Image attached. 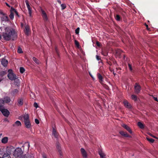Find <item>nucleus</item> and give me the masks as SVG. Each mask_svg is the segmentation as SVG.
Listing matches in <instances>:
<instances>
[{"label": "nucleus", "mask_w": 158, "mask_h": 158, "mask_svg": "<svg viewBox=\"0 0 158 158\" xmlns=\"http://www.w3.org/2000/svg\"><path fill=\"white\" fill-rule=\"evenodd\" d=\"M18 52L19 53H21L23 52L22 49L21 48L19 47L18 50Z\"/></svg>", "instance_id": "41"}, {"label": "nucleus", "mask_w": 158, "mask_h": 158, "mask_svg": "<svg viewBox=\"0 0 158 158\" xmlns=\"http://www.w3.org/2000/svg\"><path fill=\"white\" fill-rule=\"evenodd\" d=\"M34 106L35 107H36V108H37V107H38V104L37 103H36L35 102L34 103Z\"/></svg>", "instance_id": "47"}, {"label": "nucleus", "mask_w": 158, "mask_h": 158, "mask_svg": "<svg viewBox=\"0 0 158 158\" xmlns=\"http://www.w3.org/2000/svg\"><path fill=\"white\" fill-rule=\"evenodd\" d=\"M114 18L117 21H120L121 19V17L118 15H114Z\"/></svg>", "instance_id": "28"}, {"label": "nucleus", "mask_w": 158, "mask_h": 158, "mask_svg": "<svg viewBox=\"0 0 158 158\" xmlns=\"http://www.w3.org/2000/svg\"><path fill=\"white\" fill-rule=\"evenodd\" d=\"M131 98L135 101H136L137 100V96L133 94L131 95Z\"/></svg>", "instance_id": "38"}, {"label": "nucleus", "mask_w": 158, "mask_h": 158, "mask_svg": "<svg viewBox=\"0 0 158 158\" xmlns=\"http://www.w3.org/2000/svg\"><path fill=\"white\" fill-rule=\"evenodd\" d=\"M25 3H26V4L27 3H29V2H28V0H25Z\"/></svg>", "instance_id": "58"}, {"label": "nucleus", "mask_w": 158, "mask_h": 158, "mask_svg": "<svg viewBox=\"0 0 158 158\" xmlns=\"http://www.w3.org/2000/svg\"><path fill=\"white\" fill-rule=\"evenodd\" d=\"M11 9L12 11H13V12H14L16 14V15L18 17H19V14L18 12L15 9L13 8V7H11Z\"/></svg>", "instance_id": "33"}, {"label": "nucleus", "mask_w": 158, "mask_h": 158, "mask_svg": "<svg viewBox=\"0 0 158 158\" xmlns=\"http://www.w3.org/2000/svg\"><path fill=\"white\" fill-rule=\"evenodd\" d=\"M55 50L56 53L58 55V56H59V54L58 49L56 47H55Z\"/></svg>", "instance_id": "44"}, {"label": "nucleus", "mask_w": 158, "mask_h": 158, "mask_svg": "<svg viewBox=\"0 0 158 158\" xmlns=\"http://www.w3.org/2000/svg\"><path fill=\"white\" fill-rule=\"evenodd\" d=\"M148 134L149 135H150L151 136L153 137V138H155L156 139H158V138L157 137H156V136H153V135H152L151 133H148Z\"/></svg>", "instance_id": "45"}, {"label": "nucleus", "mask_w": 158, "mask_h": 158, "mask_svg": "<svg viewBox=\"0 0 158 158\" xmlns=\"http://www.w3.org/2000/svg\"><path fill=\"white\" fill-rule=\"evenodd\" d=\"M123 103L125 106L127 108L130 109L131 108V104L127 101H124Z\"/></svg>", "instance_id": "17"}, {"label": "nucleus", "mask_w": 158, "mask_h": 158, "mask_svg": "<svg viewBox=\"0 0 158 158\" xmlns=\"http://www.w3.org/2000/svg\"><path fill=\"white\" fill-rule=\"evenodd\" d=\"M135 91L136 93H139L140 91L141 87L137 83H136L135 85Z\"/></svg>", "instance_id": "6"}, {"label": "nucleus", "mask_w": 158, "mask_h": 158, "mask_svg": "<svg viewBox=\"0 0 158 158\" xmlns=\"http://www.w3.org/2000/svg\"><path fill=\"white\" fill-rule=\"evenodd\" d=\"M19 91L17 89H15L12 92V93L13 95H15L18 93Z\"/></svg>", "instance_id": "35"}, {"label": "nucleus", "mask_w": 158, "mask_h": 158, "mask_svg": "<svg viewBox=\"0 0 158 158\" xmlns=\"http://www.w3.org/2000/svg\"><path fill=\"white\" fill-rule=\"evenodd\" d=\"M1 35H0V40H1Z\"/></svg>", "instance_id": "63"}, {"label": "nucleus", "mask_w": 158, "mask_h": 158, "mask_svg": "<svg viewBox=\"0 0 158 158\" xmlns=\"http://www.w3.org/2000/svg\"><path fill=\"white\" fill-rule=\"evenodd\" d=\"M26 4L28 10L29 16L30 17H31L32 15V10L31 8L29 3H27Z\"/></svg>", "instance_id": "16"}, {"label": "nucleus", "mask_w": 158, "mask_h": 158, "mask_svg": "<svg viewBox=\"0 0 158 158\" xmlns=\"http://www.w3.org/2000/svg\"><path fill=\"white\" fill-rule=\"evenodd\" d=\"M11 101V100L10 99V98L9 97H5L4 98V102L6 103H8L9 102H10Z\"/></svg>", "instance_id": "21"}, {"label": "nucleus", "mask_w": 158, "mask_h": 158, "mask_svg": "<svg viewBox=\"0 0 158 158\" xmlns=\"http://www.w3.org/2000/svg\"><path fill=\"white\" fill-rule=\"evenodd\" d=\"M0 111L5 117H8L9 116L10 114L9 111L5 109L3 106L0 105Z\"/></svg>", "instance_id": "3"}, {"label": "nucleus", "mask_w": 158, "mask_h": 158, "mask_svg": "<svg viewBox=\"0 0 158 158\" xmlns=\"http://www.w3.org/2000/svg\"><path fill=\"white\" fill-rule=\"evenodd\" d=\"M14 150V148L13 146L7 147L6 150V152L8 153L10 155L12 152H13Z\"/></svg>", "instance_id": "8"}, {"label": "nucleus", "mask_w": 158, "mask_h": 158, "mask_svg": "<svg viewBox=\"0 0 158 158\" xmlns=\"http://www.w3.org/2000/svg\"><path fill=\"white\" fill-rule=\"evenodd\" d=\"M17 35L16 33L13 29L6 28L5 29V32L3 34V37L5 40L10 38L12 37L14 38Z\"/></svg>", "instance_id": "1"}, {"label": "nucleus", "mask_w": 158, "mask_h": 158, "mask_svg": "<svg viewBox=\"0 0 158 158\" xmlns=\"http://www.w3.org/2000/svg\"><path fill=\"white\" fill-rule=\"evenodd\" d=\"M75 44L77 47L78 48H80L79 43L77 40H75Z\"/></svg>", "instance_id": "37"}, {"label": "nucleus", "mask_w": 158, "mask_h": 158, "mask_svg": "<svg viewBox=\"0 0 158 158\" xmlns=\"http://www.w3.org/2000/svg\"><path fill=\"white\" fill-rule=\"evenodd\" d=\"M145 26H146V29L148 30H149V29H150V28H148V25L146 24H145Z\"/></svg>", "instance_id": "54"}, {"label": "nucleus", "mask_w": 158, "mask_h": 158, "mask_svg": "<svg viewBox=\"0 0 158 158\" xmlns=\"http://www.w3.org/2000/svg\"><path fill=\"white\" fill-rule=\"evenodd\" d=\"M56 148L58 150V152H62L61 150V148L60 146V144L59 142H57L56 143Z\"/></svg>", "instance_id": "20"}, {"label": "nucleus", "mask_w": 158, "mask_h": 158, "mask_svg": "<svg viewBox=\"0 0 158 158\" xmlns=\"http://www.w3.org/2000/svg\"><path fill=\"white\" fill-rule=\"evenodd\" d=\"M28 148H29L30 147V145H29V142H28Z\"/></svg>", "instance_id": "62"}, {"label": "nucleus", "mask_w": 158, "mask_h": 158, "mask_svg": "<svg viewBox=\"0 0 158 158\" xmlns=\"http://www.w3.org/2000/svg\"><path fill=\"white\" fill-rule=\"evenodd\" d=\"M96 44L98 46V47L100 46V43L99 42H98V41H97L96 42Z\"/></svg>", "instance_id": "52"}, {"label": "nucleus", "mask_w": 158, "mask_h": 158, "mask_svg": "<svg viewBox=\"0 0 158 158\" xmlns=\"http://www.w3.org/2000/svg\"><path fill=\"white\" fill-rule=\"evenodd\" d=\"M10 154H9L7 152H6L5 153H4L3 155V156L2 158H6L8 157L9 156H10Z\"/></svg>", "instance_id": "31"}, {"label": "nucleus", "mask_w": 158, "mask_h": 158, "mask_svg": "<svg viewBox=\"0 0 158 158\" xmlns=\"http://www.w3.org/2000/svg\"><path fill=\"white\" fill-rule=\"evenodd\" d=\"M6 4L7 6H8L9 7H10V6L6 2Z\"/></svg>", "instance_id": "57"}, {"label": "nucleus", "mask_w": 158, "mask_h": 158, "mask_svg": "<svg viewBox=\"0 0 158 158\" xmlns=\"http://www.w3.org/2000/svg\"><path fill=\"white\" fill-rule=\"evenodd\" d=\"M104 86L106 89H108L109 87H108V86L107 85H104Z\"/></svg>", "instance_id": "51"}, {"label": "nucleus", "mask_w": 158, "mask_h": 158, "mask_svg": "<svg viewBox=\"0 0 158 158\" xmlns=\"http://www.w3.org/2000/svg\"><path fill=\"white\" fill-rule=\"evenodd\" d=\"M30 31L29 27L28 26H26L25 27V29L24 30V32L26 35H28Z\"/></svg>", "instance_id": "18"}, {"label": "nucleus", "mask_w": 158, "mask_h": 158, "mask_svg": "<svg viewBox=\"0 0 158 158\" xmlns=\"http://www.w3.org/2000/svg\"><path fill=\"white\" fill-rule=\"evenodd\" d=\"M122 126L125 129H126L130 134H132V131L131 130L130 127L125 124H123Z\"/></svg>", "instance_id": "9"}, {"label": "nucleus", "mask_w": 158, "mask_h": 158, "mask_svg": "<svg viewBox=\"0 0 158 158\" xmlns=\"http://www.w3.org/2000/svg\"><path fill=\"white\" fill-rule=\"evenodd\" d=\"M96 57L97 60H101V57L98 55H96Z\"/></svg>", "instance_id": "48"}, {"label": "nucleus", "mask_w": 158, "mask_h": 158, "mask_svg": "<svg viewBox=\"0 0 158 158\" xmlns=\"http://www.w3.org/2000/svg\"><path fill=\"white\" fill-rule=\"evenodd\" d=\"M23 153V151L20 148H17L14 150L13 155L15 157H18L21 156Z\"/></svg>", "instance_id": "2"}, {"label": "nucleus", "mask_w": 158, "mask_h": 158, "mask_svg": "<svg viewBox=\"0 0 158 158\" xmlns=\"http://www.w3.org/2000/svg\"><path fill=\"white\" fill-rule=\"evenodd\" d=\"M81 151L83 158H87V154L85 149L83 148H81Z\"/></svg>", "instance_id": "7"}, {"label": "nucleus", "mask_w": 158, "mask_h": 158, "mask_svg": "<svg viewBox=\"0 0 158 158\" xmlns=\"http://www.w3.org/2000/svg\"><path fill=\"white\" fill-rule=\"evenodd\" d=\"M10 71H12L11 69H9L8 71V72H9V73L7 75L8 78L11 81L15 80L17 79L16 75L13 73H10Z\"/></svg>", "instance_id": "4"}, {"label": "nucleus", "mask_w": 158, "mask_h": 158, "mask_svg": "<svg viewBox=\"0 0 158 158\" xmlns=\"http://www.w3.org/2000/svg\"><path fill=\"white\" fill-rule=\"evenodd\" d=\"M57 2L59 4H61V1L60 0H58L57 1Z\"/></svg>", "instance_id": "56"}, {"label": "nucleus", "mask_w": 158, "mask_h": 158, "mask_svg": "<svg viewBox=\"0 0 158 158\" xmlns=\"http://www.w3.org/2000/svg\"><path fill=\"white\" fill-rule=\"evenodd\" d=\"M23 98H19L17 100V105L19 106H21L23 104Z\"/></svg>", "instance_id": "11"}, {"label": "nucleus", "mask_w": 158, "mask_h": 158, "mask_svg": "<svg viewBox=\"0 0 158 158\" xmlns=\"http://www.w3.org/2000/svg\"><path fill=\"white\" fill-rule=\"evenodd\" d=\"M32 59L36 64H39L40 63V61L36 58L33 57Z\"/></svg>", "instance_id": "34"}, {"label": "nucleus", "mask_w": 158, "mask_h": 158, "mask_svg": "<svg viewBox=\"0 0 158 158\" xmlns=\"http://www.w3.org/2000/svg\"><path fill=\"white\" fill-rule=\"evenodd\" d=\"M21 26H22V27L23 26V24L22 23H21Z\"/></svg>", "instance_id": "64"}, {"label": "nucleus", "mask_w": 158, "mask_h": 158, "mask_svg": "<svg viewBox=\"0 0 158 158\" xmlns=\"http://www.w3.org/2000/svg\"><path fill=\"white\" fill-rule=\"evenodd\" d=\"M119 133L123 136L125 137H128L131 138V136L129 135L126 132H125L123 131H120Z\"/></svg>", "instance_id": "12"}, {"label": "nucleus", "mask_w": 158, "mask_h": 158, "mask_svg": "<svg viewBox=\"0 0 158 158\" xmlns=\"http://www.w3.org/2000/svg\"><path fill=\"white\" fill-rule=\"evenodd\" d=\"M61 6L62 8V10H64L65 9L66 7V5L65 4H61Z\"/></svg>", "instance_id": "40"}, {"label": "nucleus", "mask_w": 158, "mask_h": 158, "mask_svg": "<svg viewBox=\"0 0 158 158\" xmlns=\"http://www.w3.org/2000/svg\"><path fill=\"white\" fill-rule=\"evenodd\" d=\"M152 97H153V99L155 101L158 102V99H157V97H153V96H152Z\"/></svg>", "instance_id": "50"}, {"label": "nucleus", "mask_w": 158, "mask_h": 158, "mask_svg": "<svg viewBox=\"0 0 158 158\" xmlns=\"http://www.w3.org/2000/svg\"><path fill=\"white\" fill-rule=\"evenodd\" d=\"M43 158H47L45 154H44L43 155Z\"/></svg>", "instance_id": "55"}, {"label": "nucleus", "mask_w": 158, "mask_h": 158, "mask_svg": "<svg viewBox=\"0 0 158 158\" xmlns=\"http://www.w3.org/2000/svg\"><path fill=\"white\" fill-rule=\"evenodd\" d=\"M146 139L150 143H153L154 141V139H153L149 138L148 137H146Z\"/></svg>", "instance_id": "32"}, {"label": "nucleus", "mask_w": 158, "mask_h": 158, "mask_svg": "<svg viewBox=\"0 0 158 158\" xmlns=\"http://www.w3.org/2000/svg\"><path fill=\"white\" fill-rule=\"evenodd\" d=\"M80 28L79 27L77 28L75 30V33L77 34L79 33Z\"/></svg>", "instance_id": "42"}, {"label": "nucleus", "mask_w": 158, "mask_h": 158, "mask_svg": "<svg viewBox=\"0 0 158 158\" xmlns=\"http://www.w3.org/2000/svg\"><path fill=\"white\" fill-rule=\"evenodd\" d=\"M52 133L55 138H57L58 137V133L56 132V130L54 128L53 129Z\"/></svg>", "instance_id": "22"}, {"label": "nucleus", "mask_w": 158, "mask_h": 158, "mask_svg": "<svg viewBox=\"0 0 158 158\" xmlns=\"http://www.w3.org/2000/svg\"><path fill=\"white\" fill-rule=\"evenodd\" d=\"M98 153L100 156V158H106V155L102 150L99 149L98 151Z\"/></svg>", "instance_id": "10"}, {"label": "nucleus", "mask_w": 158, "mask_h": 158, "mask_svg": "<svg viewBox=\"0 0 158 158\" xmlns=\"http://www.w3.org/2000/svg\"><path fill=\"white\" fill-rule=\"evenodd\" d=\"M11 20H13L14 18V15L13 11H12L10 9V14L9 16Z\"/></svg>", "instance_id": "27"}, {"label": "nucleus", "mask_w": 158, "mask_h": 158, "mask_svg": "<svg viewBox=\"0 0 158 158\" xmlns=\"http://www.w3.org/2000/svg\"><path fill=\"white\" fill-rule=\"evenodd\" d=\"M116 54L118 56H120L122 53V52L121 50L119 49H115V50Z\"/></svg>", "instance_id": "26"}, {"label": "nucleus", "mask_w": 158, "mask_h": 158, "mask_svg": "<svg viewBox=\"0 0 158 158\" xmlns=\"http://www.w3.org/2000/svg\"><path fill=\"white\" fill-rule=\"evenodd\" d=\"M7 73L6 71H1L0 72V76L2 77Z\"/></svg>", "instance_id": "30"}, {"label": "nucleus", "mask_w": 158, "mask_h": 158, "mask_svg": "<svg viewBox=\"0 0 158 158\" xmlns=\"http://www.w3.org/2000/svg\"><path fill=\"white\" fill-rule=\"evenodd\" d=\"M0 14L1 15H2L3 16L6 15V14H5V13H4L2 11H0Z\"/></svg>", "instance_id": "53"}, {"label": "nucleus", "mask_w": 158, "mask_h": 158, "mask_svg": "<svg viewBox=\"0 0 158 158\" xmlns=\"http://www.w3.org/2000/svg\"><path fill=\"white\" fill-rule=\"evenodd\" d=\"M110 71H114L113 69H112L111 68H110Z\"/></svg>", "instance_id": "59"}, {"label": "nucleus", "mask_w": 158, "mask_h": 158, "mask_svg": "<svg viewBox=\"0 0 158 158\" xmlns=\"http://www.w3.org/2000/svg\"><path fill=\"white\" fill-rule=\"evenodd\" d=\"M21 126V124L20 121H16L15 123V124H13V126L14 127L15 126Z\"/></svg>", "instance_id": "23"}, {"label": "nucleus", "mask_w": 158, "mask_h": 158, "mask_svg": "<svg viewBox=\"0 0 158 158\" xmlns=\"http://www.w3.org/2000/svg\"><path fill=\"white\" fill-rule=\"evenodd\" d=\"M2 19V21H8L9 20L8 17L7 15H6L3 16Z\"/></svg>", "instance_id": "25"}, {"label": "nucleus", "mask_w": 158, "mask_h": 158, "mask_svg": "<svg viewBox=\"0 0 158 158\" xmlns=\"http://www.w3.org/2000/svg\"><path fill=\"white\" fill-rule=\"evenodd\" d=\"M21 116L24 119V122L25 121H27L30 120L29 119V116L28 114H23Z\"/></svg>", "instance_id": "15"}, {"label": "nucleus", "mask_w": 158, "mask_h": 158, "mask_svg": "<svg viewBox=\"0 0 158 158\" xmlns=\"http://www.w3.org/2000/svg\"><path fill=\"white\" fill-rule=\"evenodd\" d=\"M8 140V138L6 137H4L2 140V142L4 143H6Z\"/></svg>", "instance_id": "24"}, {"label": "nucleus", "mask_w": 158, "mask_h": 158, "mask_svg": "<svg viewBox=\"0 0 158 158\" xmlns=\"http://www.w3.org/2000/svg\"><path fill=\"white\" fill-rule=\"evenodd\" d=\"M24 124L26 127L27 128H29L31 126V124L30 120L24 121Z\"/></svg>", "instance_id": "13"}, {"label": "nucleus", "mask_w": 158, "mask_h": 158, "mask_svg": "<svg viewBox=\"0 0 158 158\" xmlns=\"http://www.w3.org/2000/svg\"><path fill=\"white\" fill-rule=\"evenodd\" d=\"M2 133H0V137H1V136H2Z\"/></svg>", "instance_id": "61"}, {"label": "nucleus", "mask_w": 158, "mask_h": 158, "mask_svg": "<svg viewBox=\"0 0 158 158\" xmlns=\"http://www.w3.org/2000/svg\"><path fill=\"white\" fill-rule=\"evenodd\" d=\"M113 73L114 74V76H115V75L116 74V73H115L114 71H113Z\"/></svg>", "instance_id": "60"}, {"label": "nucleus", "mask_w": 158, "mask_h": 158, "mask_svg": "<svg viewBox=\"0 0 158 158\" xmlns=\"http://www.w3.org/2000/svg\"><path fill=\"white\" fill-rule=\"evenodd\" d=\"M128 67H129V68L130 70L131 71H132V68L131 67V65L130 64H128Z\"/></svg>", "instance_id": "43"}, {"label": "nucleus", "mask_w": 158, "mask_h": 158, "mask_svg": "<svg viewBox=\"0 0 158 158\" xmlns=\"http://www.w3.org/2000/svg\"><path fill=\"white\" fill-rule=\"evenodd\" d=\"M19 158H30V155L29 154H26Z\"/></svg>", "instance_id": "36"}, {"label": "nucleus", "mask_w": 158, "mask_h": 158, "mask_svg": "<svg viewBox=\"0 0 158 158\" xmlns=\"http://www.w3.org/2000/svg\"><path fill=\"white\" fill-rule=\"evenodd\" d=\"M25 71V69L23 67H20V72L21 73H23Z\"/></svg>", "instance_id": "39"}, {"label": "nucleus", "mask_w": 158, "mask_h": 158, "mask_svg": "<svg viewBox=\"0 0 158 158\" xmlns=\"http://www.w3.org/2000/svg\"><path fill=\"white\" fill-rule=\"evenodd\" d=\"M60 154V158H62V152H59Z\"/></svg>", "instance_id": "49"}, {"label": "nucleus", "mask_w": 158, "mask_h": 158, "mask_svg": "<svg viewBox=\"0 0 158 158\" xmlns=\"http://www.w3.org/2000/svg\"><path fill=\"white\" fill-rule=\"evenodd\" d=\"M97 76L98 79H99V82L102 84V82L103 81V78L102 75L99 73L97 74Z\"/></svg>", "instance_id": "19"}, {"label": "nucleus", "mask_w": 158, "mask_h": 158, "mask_svg": "<svg viewBox=\"0 0 158 158\" xmlns=\"http://www.w3.org/2000/svg\"><path fill=\"white\" fill-rule=\"evenodd\" d=\"M35 123H36L37 124L39 123V120L37 119H35Z\"/></svg>", "instance_id": "46"}, {"label": "nucleus", "mask_w": 158, "mask_h": 158, "mask_svg": "<svg viewBox=\"0 0 158 158\" xmlns=\"http://www.w3.org/2000/svg\"><path fill=\"white\" fill-rule=\"evenodd\" d=\"M1 64L4 67H6L8 64V61L5 59H2L1 60Z\"/></svg>", "instance_id": "14"}, {"label": "nucleus", "mask_w": 158, "mask_h": 158, "mask_svg": "<svg viewBox=\"0 0 158 158\" xmlns=\"http://www.w3.org/2000/svg\"><path fill=\"white\" fill-rule=\"evenodd\" d=\"M138 125L141 129H143L144 128L143 124L140 122H139L138 123Z\"/></svg>", "instance_id": "29"}, {"label": "nucleus", "mask_w": 158, "mask_h": 158, "mask_svg": "<svg viewBox=\"0 0 158 158\" xmlns=\"http://www.w3.org/2000/svg\"><path fill=\"white\" fill-rule=\"evenodd\" d=\"M40 11L44 20L45 22L47 21L48 20V18L46 13L42 8H41Z\"/></svg>", "instance_id": "5"}]
</instances>
